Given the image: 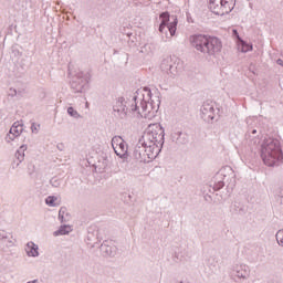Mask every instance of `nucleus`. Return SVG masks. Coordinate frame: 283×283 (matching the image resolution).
Returning a JSON list of instances; mask_svg holds the SVG:
<instances>
[{
    "instance_id": "obj_1",
    "label": "nucleus",
    "mask_w": 283,
    "mask_h": 283,
    "mask_svg": "<svg viewBox=\"0 0 283 283\" xmlns=\"http://www.w3.org/2000/svg\"><path fill=\"white\" fill-rule=\"evenodd\" d=\"M251 151H260L261 158L268 167H277L280 166L283 154L282 146H280V140L275 138L264 139L262 144H260V138L253 137L250 143Z\"/></svg>"
},
{
    "instance_id": "obj_2",
    "label": "nucleus",
    "mask_w": 283,
    "mask_h": 283,
    "mask_svg": "<svg viewBox=\"0 0 283 283\" xmlns=\"http://www.w3.org/2000/svg\"><path fill=\"white\" fill-rule=\"evenodd\" d=\"M190 43L197 52L205 56H216L222 52V41L217 36L196 34L190 36Z\"/></svg>"
},
{
    "instance_id": "obj_3",
    "label": "nucleus",
    "mask_w": 283,
    "mask_h": 283,
    "mask_svg": "<svg viewBox=\"0 0 283 283\" xmlns=\"http://www.w3.org/2000/svg\"><path fill=\"white\" fill-rule=\"evenodd\" d=\"M139 143L151 149L157 147L158 154H160V151H163V146L165 145V128L158 123L149 124L139 139Z\"/></svg>"
},
{
    "instance_id": "obj_4",
    "label": "nucleus",
    "mask_w": 283,
    "mask_h": 283,
    "mask_svg": "<svg viewBox=\"0 0 283 283\" xmlns=\"http://www.w3.org/2000/svg\"><path fill=\"white\" fill-rule=\"evenodd\" d=\"M145 94H143V98H139V105L137 101V109L135 111L139 116H144V118H149L156 116L158 111L160 109V97L155 96L151 97V90L145 88Z\"/></svg>"
},
{
    "instance_id": "obj_5",
    "label": "nucleus",
    "mask_w": 283,
    "mask_h": 283,
    "mask_svg": "<svg viewBox=\"0 0 283 283\" xmlns=\"http://www.w3.org/2000/svg\"><path fill=\"white\" fill-rule=\"evenodd\" d=\"M136 109H138V97L136 95L128 101H125V97H118L113 105V112L122 119L136 113Z\"/></svg>"
},
{
    "instance_id": "obj_6",
    "label": "nucleus",
    "mask_w": 283,
    "mask_h": 283,
    "mask_svg": "<svg viewBox=\"0 0 283 283\" xmlns=\"http://www.w3.org/2000/svg\"><path fill=\"white\" fill-rule=\"evenodd\" d=\"M160 154L158 153V147L145 146L142 142H138L135 146L133 156L138 163H151L156 160Z\"/></svg>"
},
{
    "instance_id": "obj_7",
    "label": "nucleus",
    "mask_w": 283,
    "mask_h": 283,
    "mask_svg": "<svg viewBox=\"0 0 283 283\" xmlns=\"http://www.w3.org/2000/svg\"><path fill=\"white\" fill-rule=\"evenodd\" d=\"M159 19L161 21L158 29L160 34H165L166 39L176 36V31L178 30V18L174 15L171 17L169 12L166 11L160 13Z\"/></svg>"
},
{
    "instance_id": "obj_8",
    "label": "nucleus",
    "mask_w": 283,
    "mask_h": 283,
    "mask_svg": "<svg viewBox=\"0 0 283 283\" xmlns=\"http://www.w3.org/2000/svg\"><path fill=\"white\" fill-rule=\"evenodd\" d=\"M160 70L171 78H176V76L180 75V72H182V62L176 55L168 56L163 60Z\"/></svg>"
},
{
    "instance_id": "obj_9",
    "label": "nucleus",
    "mask_w": 283,
    "mask_h": 283,
    "mask_svg": "<svg viewBox=\"0 0 283 283\" xmlns=\"http://www.w3.org/2000/svg\"><path fill=\"white\" fill-rule=\"evenodd\" d=\"M209 1V10L217 14L218 17H224V14H229L235 8V0H208Z\"/></svg>"
},
{
    "instance_id": "obj_10",
    "label": "nucleus",
    "mask_w": 283,
    "mask_h": 283,
    "mask_svg": "<svg viewBox=\"0 0 283 283\" xmlns=\"http://www.w3.org/2000/svg\"><path fill=\"white\" fill-rule=\"evenodd\" d=\"M87 83H90V73L80 71L74 74L71 81V90L75 94H83L87 90Z\"/></svg>"
},
{
    "instance_id": "obj_11",
    "label": "nucleus",
    "mask_w": 283,
    "mask_h": 283,
    "mask_svg": "<svg viewBox=\"0 0 283 283\" xmlns=\"http://www.w3.org/2000/svg\"><path fill=\"white\" fill-rule=\"evenodd\" d=\"M200 112L201 118L206 123H209V120H213V118H216V108H213V105L209 103H203L200 108Z\"/></svg>"
},
{
    "instance_id": "obj_12",
    "label": "nucleus",
    "mask_w": 283,
    "mask_h": 283,
    "mask_svg": "<svg viewBox=\"0 0 283 283\" xmlns=\"http://www.w3.org/2000/svg\"><path fill=\"white\" fill-rule=\"evenodd\" d=\"M99 251L105 258H114L117 249L116 245L112 244V241H104L99 247Z\"/></svg>"
},
{
    "instance_id": "obj_13",
    "label": "nucleus",
    "mask_w": 283,
    "mask_h": 283,
    "mask_svg": "<svg viewBox=\"0 0 283 283\" xmlns=\"http://www.w3.org/2000/svg\"><path fill=\"white\" fill-rule=\"evenodd\" d=\"M22 132H23V125L14 123L11 126L9 134H7L4 138L6 143H12L14 138H19V136H21Z\"/></svg>"
},
{
    "instance_id": "obj_14",
    "label": "nucleus",
    "mask_w": 283,
    "mask_h": 283,
    "mask_svg": "<svg viewBox=\"0 0 283 283\" xmlns=\"http://www.w3.org/2000/svg\"><path fill=\"white\" fill-rule=\"evenodd\" d=\"M233 273L237 277L247 280L251 273V269L247 264L235 265L233 268Z\"/></svg>"
},
{
    "instance_id": "obj_15",
    "label": "nucleus",
    "mask_w": 283,
    "mask_h": 283,
    "mask_svg": "<svg viewBox=\"0 0 283 283\" xmlns=\"http://www.w3.org/2000/svg\"><path fill=\"white\" fill-rule=\"evenodd\" d=\"M24 251L28 258H39V245L32 241L27 243Z\"/></svg>"
},
{
    "instance_id": "obj_16",
    "label": "nucleus",
    "mask_w": 283,
    "mask_h": 283,
    "mask_svg": "<svg viewBox=\"0 0 283 283\" xmlns=\"http://www.w3.org/2000/svg\"><path fill=\"white\" fill-rule=\"evenodd\" d=\"M230 211L234 213V216H244V213H247V207H244L242 202L234 201L230 207Z\"/></svg>"
},
{
    "instance_id": "obj_17",
    "label": "nucleus",
    "mask_w": 283,
    "mask_h": 283,
    "mask_svg": "<svg viewBox=\"0 0 283 283\" xmlns=\"http://www.w3.org/2000/svg\"><path fill=\"white\" fill-rule=\"evenodd\" d=\"M28 150V145H22L19 147V149L15 151V158H17V164L15 167H19L23 160H25V151Z\"/></svg>"
},
{
    "instance_id": "obj_18",
    "label": "nucleus",
    "mask_w": 283,
    "mask_h": 283,
    "mask_svg": "<svg viewBox=\"0 0 283 283\" xmlns=\"http://www.w3.org/2000/svg\"><path fill=\"white\" fill-rule=\"evenodd\" d=\"M127 149H128L127 143L124 142V143L119 144L118 147H116L114 149V151H115L116 156H118L119 158H123L125 160V159H127V156H128Z\"/></svg>"
},
{
    "instance_id": "obj_19",
    "label": "nucleus",
    "mask_w": 283,
    "mask_h": 283,
    "mask_svg": "<svg viewBox=\"0 0 283 283\" xmlns=\"http://www.w3.org/2000/svg\"><path fill=\"white\" fill-rule=\"evenodd\" d=\"M0 240L1 242H7V247H14V242H17V240H12V235L10 237V233L4 230H0Z\"/></svg>"
},
{
    "instance_id": "obj_20",
    "label": "nucleus",
    "mask_w": 283,
    "mask_h": 283,
    "mask_svg": "<svg viewBox=\"0 0 283 283\" xmlns=\"http://www.w3.org/2000/svg\"><path fill=\"white\" fill-rule=\"evenodd\" d=\"M177 135V145H187V143H189V135H187V133L178 132Z\"/></svg>"
},
{
    "instance_id": "obj_21",
    "label": "nucleus",
    "mask_w": 283,
    "mask_h": 283,
    "mask_svg": "<svg viewBox=\"0 0 283 283\" xmlns=\"http://www.w3.org/2000/svg\"><path fill=\"white\" fill-rule=\"evenodd\" d=\"M59 220L61 222H70V213L67 212V208L62 207L59 211Z\"/></svg>"
},
{
    "instance_id": "obj_22",
    "label": "nucleus",
    "mask_w": 283,
    "mask_h": 283,
    "mask_svg": "<svg viewBox=\"0 0 283 283\" xmlns=\"http://www.w3.org/2000/svg\"><path fill=\"white\" fill-rule=\"evenodd\" d=\"M70 231H72V229L70 228V226H61L59 230H56L53 235H67V233H70Z\"/></svg>"
},
{
    "instance_id": "obj_23",
    "label": "nucleus",
    "mask_w": 283,
    "mask_h": 283,
    "mask_svg": "<svg viewBox=\"0 0 283 283\" xmlns=\"http://www.w3.org/2000/svg\"><path fill=\"white\" fill-rule=\"evenodd\" d=\"M274 198H275L276 202H279V205H283V186L276 188V190L274 192Z\"/></svg>"
},
{
    "instance_id": "obj_24",
    "label": "nucleus",
    "mask_w": 283,
    "mask_h": 283,
    "mask_svg": "<svg viewBox=\"0 0 283 283\" xmlns=\"http://www.w3.org/2000/svg\"><path fill=\"white\" fill-rule=\"evenodd\" d=\"M239 43H240L239 48H240L241 52H243V53L251 52V50H253V45L248 44L243 40H241Z\"/></svg>"
},
{
    "instance_id": "obj_25",
    "label": "nucleus",
    "mask_w": 283,
    "mask_h": 283,
    "mask_svg": "<svg viewBox=\"0 0 283 283\" xmlns=\"http://www.w3.org/2000/svg\"><path fill=\"white\" fill-rule=\"evenodd\" d=\"M125 142V139L120 136H115L112 138V147L113 149H115L116 147H118L119 145H122Z\"/></svg>"
},
{
    "instance_id": "obj_26",
    "label": "nucleus",
    "mask_w": 283,
    "mask_h": 283,
    "mask_svg": "<svg viewBox=\"0 0 283 283\" xmlns=\"http://www.w3.org/2000/svg\"><path fill=\"white\" fill-rule=\"evenodd\" d=\"M69 116H72V118H81V114H78V111L74 109V107L70 106L67 108Z\"/></svg>"
},
{
    "instance_id": "obj_27",
    "label": "nucleus",
    "mask_w": 283,
    "mask_h": 283,
    "mask_svg": "<svg viewBox=\"0 0 283 283\" xmlns=\"http://www.w3.org/2000/svg\"><path fill=\"white\" fill-rule=\"evenodd\" d=\"M56 197L54 196H49L46 199H45V205H48V207H56Z\"/></svg>"
},
{
    "instance_id": "obj_28",
    "label": "nucleus",
    "mask_w": 283,
    "mask_h": 283,
    "mask_svg": "<svg viewBox=\"0 0 283 283\" xmlns=\"http://www.w3.org/2000/svg\"><path fill=\"white\" fill-rule=\"evenodd\" d=\"M275 238L279 247H283V229L276 232Z\"/></svg>"
},
{
    "instance_id": "obj_29",
    "label": "nucleus",
    "mask_w": 283,
    "mask_h": 283,
    "mask_svg": "<svg viewBox=\"0 0 283 283\" xmlns=\"http://www.w3.org/2000/svg\"><path fill=\"white\" fill-rule=\"evenodd\" d=\"M61 182H62V180L56 177H53L50 180V185H52L55 188L61 187Z\"/></svg>"
},
{
    "instance_id": "obj_30",
    "label": "nucleus",
    "mask_w": 283,
    "mask_h": 283,
    "mask_svg": "<svg viewBox=\"0 0 283 283\" xmlns=\"http://www.w3.org/2000/svg\"><path fill=\"white\" fill-rule=\"evenodd\" d=\"M224 187V181L219 180L218 182L214 184L213 189L214 191H220Z\"/></svg>"
},
{
    "instance_id": "obj_31",
    "label": "nucleus",
    "mask_w": 283,
    "mask_h": 283,
    "mask_svg": "<svg viewBox=\"0 0 283 283\" xmlns=\"http://www.w3.org/2000/svg\"><path fill=\"white\" fill-rule=\"evenodd\" d=\"M232 34H233V36H235V39H238L239 42L242 41V40L240 39V33H238V30L233 29V30H232Z\"/></svg>"
},
{
    "instance_id": "obj_32",
    "label": "nucleus",
    "mask_w": 283,
    "mask_h": 283,
    "mask_svg": "<svg viewBox=\"0 0 283 283\" xmlns=\"http://www.w3.org/2000/svg\"><path fill=\"white\" fill-rule=\"evenodd\" d=\"M211 260H216V256H210L209 260H208L209 266H216V263H211Z\"/></svg>"
},
{
    "instance_id": "obj_33",
    "label": "nucleus",
    "mask_w": 283,
    "mask_h": 283,
    "mask_svg": "<svg viewBox=\"0 0 283 283\" xmlns=\"http://www.w3.org/2000/svg\"><path fill=\"white\" fill-rule=\"evenodd\" d=\"M251 134H252V136H255V134H258V129H252Z\"/></svg>"
},
{
    "instance_id": "obj_34",
    "label": "nucleus",
    "mask_w": 283,
    "mask_h": 283,
    "mask_svg": "<svg viewBox=\"0 0 283 283\" xmlns=\"http://www.w3.org/2000/svg\"><path fill=\"white\" fill-rule=\"evenodd\" d=\"M69 74H70V76H74L75 74H73V72L71 71V69H69Z\"/></svg>"
},
{
    "instance_id": "obj_35",
    "label": "nucleus",
    "mask_w": 283,
    "mask_h": 283,
    "mask_svg": "<svg viewBox=\"0 0 283 283\" xmlns=\"http://www.w3.org/2000/svg\"><path fill=\"white\" fill-rule=\"evenodd\" d=\"M32 132H34V129H36V126H34V124L31 126Z\"/></svg>"
},
{
    "instance_id": "obj_36",
    "label": "nucleus",
    "mask_w": 283,
    "mask_h": 283,
    "mask_svg": "<svg viewBox=\"0 0 283 283\" xmlns=\"http://www.w3.org/2000/svg\"><path fill=\"white\" fill-rule=\"evenodd\" d=\"M13 94H17V90H13Z\"/></svg>"
},
{
    "instance_id": "obj_37",
    "label": "nucleus",
    "mask_w": 283,
    "mask_h": 283,
    "mask_svg": "<svg viewBox=\"0 0 283 283\" xmlns=\"http://www.w3.org/2000/svg\"><path fill=\"white\" fill-rule=\"evenodd\" d=\"M281 56L283 57V52L281 53Z\"/></svg>"
}]
</instances>
